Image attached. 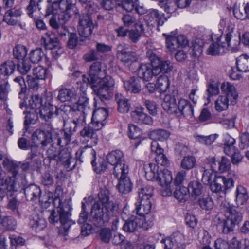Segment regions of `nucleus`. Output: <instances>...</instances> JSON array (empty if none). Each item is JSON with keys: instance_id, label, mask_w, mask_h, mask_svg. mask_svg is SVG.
Here are the masks:
<instances>
[{"instance_id": "14", "label": "nucleus", "mask_w": 249, "mask_h": 249, "mask_svg": "<svg viewBox=\"0 0 249 249\" xmlns=\"http://www.w3.org/2000/svg\"><path fill=\"white\" fill-rule=\"evenodd\" d=\"M108 163L113 166V176L118 177L119 173L124 170V167L129 169L128 165L125 163L124 155L120 150H115L109 153L107 156Z\"/></svg>"}, {"instance_id": "41", "label": "nucleus", "mask_w": 249, "mask_h": 249, "mask_svg": "<svg viewBox=\"0 0 249 249\" xmlns=\"http://www.w3.org/2000/svg\"><path fill=\"white\" fill-rule=\"evenodd\" d=\"M29 226L35 231L38 232L43 231L47 226L46 220L39 217L38 215H35L30 218Z\"/></svg>"}, {"instance_id": "18", "label": "nucleus", "mask_w": 249, "mask_h": 249, "mask_svg": "<svg viewBox=\"0 0 249 249\" xmlns=\"http://www.w3.org/2000/svg\"><path fill=\"white\" fill-rule=\"evenodd\" d=\"M40 153L36 148H32L31 150L26 156V160H30L23 163L20 168L22 171L30 172L39 170L41 167V160L40 158Z\"/></svg>"}, {"instance_id": "10", "label": "nucleus", "mask_w": 249, "mask_h": 249, "mask_svg": "<svg viewBox=\"0 0 249 249\" xmlns=\"http://www.w3.org/2000/svg\"><path fill=\"white\" fill-rule=\"evenodd\" d=\"M153 195V188L146 186L139 190V200L135 203V210L140 215H144L150 213L152 203L150 198Z\"/></svg>"}, {"instance_id": "31", "label": "nucleus", "mask_w": 249, "mask_h": 249, "mask_svg": "<svg viewBox=\"0 0 249 249\" xmlns=\"http://www.w3.org/2000/svg\"><path fill=\"white\" fill-rule=\"evenodd\" d=\"M178 114L177 116L183 117L190 116L193 114V107L190 102L186 99H180L177 105Z\"/></svg>"}, {"instance_id": "63", "label": "nucleus", "mask_w": 249, "mask_h": 249, "mask_svg": "<svg viewBox=\"0 0 249 249\" xmlns=\"http://www.w3.org/2000/svg\"><path fill=\"white\" fill-rule=\"evenodd\" d=\"M90 153L92 157L91 163L93 170L97 174H101L102 171L105 170V167L101 166L98 167L97 166V163L96 162V152L94 149L91 148Z\"/></svg>"}, {"instance_id": "29", "label": "nucleus", "mask_w": 249, "mask_h": 249, "mask_svg": "<svg viewBox=\"0 0 249 249\" xmlns=\"http://www.w3.org/2000/svg\"><path fill=\"white\" fill-rule=\"evenodd\" d=\"M117 55V58L125 64L129 65L137 60L136 53L122 45L118 47Z\"/></svg>"}, {"instance_id": "35", "label": "nucleus", "mask_w": 249, "mask_h": 249, "mask_svg": "<svg viewBox=\"0 0 249 249\" xmlns=\"http://www.w3.org/2000/svg\"><path fill=\"white\" fill-rule=\"evenodd\" d=\"M108 111L104 107H99L95 109L92 113L91 123L92 125L100 126V129L102 127V122L105 120L108 116Z\"/></svg>"}, {"instance_id": "27", "label": "nucleus", "mask_w": 249, "mask_h": 249, "mask_svg": "<svg viewBox=\"0 0 249 249\" xmlns=\"http://www.w3.org/2000/svg\"><path fill=\"white\" fill-rule=\"evenodd\" d=\"M105 70L102 71V63L98 61L95 62L91 65L89 74L84 75L85 80L89 81V78L91 82L97 83L102 79L101 76L105 74Z\"/></svg>"}, {"instance_id": "30", "label": "nucleus", "mask_w": 249, "mask_h": 249, "mask_svg": "<svg viewBox=\"0 0 249 249\" xmlns=\"http://www.w3.org/2000/svg\"><path fill=\"white\" fill-rule=\"evenodd\" d=\"M231 26H228V29L226 31V34L225 36V45H227V47L229 50H231L232 52H235L239 50V46L241 43V40H240V35L238 37H235L234 39H232L234 28Z\"/></svg>"}, {"instance_id": "50", "label": "nucleus", "mask_w": 249, "mask_h": 249, "mask_svg": "<svg viewBox=\"0 0 249 249\" xmlns=\"http://www.w3.org/2000/svg\"><path fill=\"white\" fill-rule=\"evenodd\" d=\"M16 64L12 60H8L0 66V74L3 76H9L15 71Z\"/></svg>"}, {"instance_id": "37", "label": "nucleus", "mask_w": 249, "mask_h": 249, "mask_svg": "<svg viewBox=\"0 0 249 249\" xmlns=\"http://www.w3.org/2000/svg\"><path fill=\"white\" fill-rule=\"evenodd\" d=\"M76 93L73 89H69L63 86L59 88L57 99L61 102L72 101L76 99Z\"/></svg>"}, {"instance_id": "19", "label": "nucleus", "mask_w": 249, "mask_h": 249, "mask_svg": "<svg viewBox=\"0 0 249 249\" xmlns=\"http://www.w3.org/2000/svg\"><path fill=\"white\" fill-rule=\"evenodd\" d=\"M177 33V31H174L171 32L170 35L163 34V36L166 37V46L171 52L188 44V40L185 36L179 35L176 36Z\"/></svg>"}, {"instance_id": "23", "label": "nucleus", "mask_w": 249, "mask_h": 249, "mask_svg": "<svg viewBox=\"0 0 249 249\" xmlns=\"http://www.w3.org/2000/svg\"><path fill=\"white\" fill-rule=\"evenodd\" d=\"M25 198L27 201L39 200L40 203H47L50 199H46L41 196V190L38 186L34 184L27 186L24 188Z\"/></svg>"}, {"instance_id": "1", "label": "nucleus", "mask_w": 249, "mask_h": 249, "mask_svg": "<svg viewBox=\"0 0 249 249\" xmlns=\"http://www.w3.org/2000/svg\"><path fill=\"white\" fill-rule=\"evenodd\" d=\"M63 190L61 185L56 186L54 194L55 198L53 201V205L56 207V211L53 209L49 216V221L51 224H54L60 222V226L58 227V233L64 236H67L71 226L75 223L71 218L72 207L70 202L65 199L62 201L60 196L63 194Z\"/></svg>"}, {"instance_id": "24", "label": "nucleus", "mask_w": 249, "mask_h": 249, "mask_svg": "<svg viewBox=\"0 0 249 249\" xmlns=\"http://www.w3.org/2000/svg\"><path fill=\"white\" fill-rule=\"evenodd\" d=\"M156 71L157 70H155L151 62L150 63H142L137 69V75L144 81H150L153 77L157 76Z\"/></svg>"}, {"instance_id": "32", "label": "nucleus", "mask_w": 249, "mask_h": 249, "mask_svg": "<svg viewBox=\"0 0 249 249\" xmlns=\"http://www.w3.org/2000/svg\"><path fill=\"white\" fill-rule=\"evenodd\" d=\"M122 81L127 93L136 94L141 92V85L137 78L131 77L127 80L122 78Z\"/></svg>"}, {"instance_id": "5", "label": "nucleus", "mask_w": 249, "mask_h": 249, "mask_svg": "<svg viewBox=\"0 0 249 249\" xmlns=\"http://www.w3.org/2000/svg\"><path fill=\"white\" fill-rule=\"evenodd\" d=\"M220 210L226 218L222 219L219 214L215 217V219L222 226L223 232L229 233L233 231L236 225H238L241 222L243 219L242 213L234 209L233 205L226 200L221 202Z\"/></svg>"}, {"instance_id": "42", "label": "nucleus", "mask_w": 249, "mask_h": 249, "mask_svg": "<svg viewBox=\"0 0 249 249\" xmlns=\"http://www.w3.org/2000/svg\"><path fill=\"white\" fill-rule=\"evenodd\" d=\"M115 99L118 104V110L122 113H127L130 109L129 100L121 94H116Z\"/></svg>"}, {"instance_id": "12", "label": "nucleus", "mask_w": 249, "mask_h": 249, "mask_svg": "<svg viewBox=\"0 0 249 249\" xmlns=\"http://www.w3.org/2000/svg\"><path fill=\"white\" fill-rule=\"evenodd\" d=\"M235 178V174L232 171L228 173L226 176H215L210 185V189L213 192H223L226 194L227 191L234 187Z\"/></svg>"}, {"instance_id": "21", "label": "nucleus", "mask_w": 249, "mask_h": 249, "mask_svg": "<svg viewBox=\"0 0 249 249\" xmlns=\"http://www.w3.org/2000/svg\"><path fill=\"white\" fill-rule=\"evenodd\" d=\"M41 42L46 49L51 50L52 53L54 55H59L62 49L59 47L58 38L54 33L46 32L42 37Z\"/></svg>"}, {"instance_id": "34", "label": "nucleus", "mask_w": 249, "mask_h": 249, "mask_svg": "<svg viewBox=\"0 0 249 249\" xmlns=\"http://www.w3.org/2000/svg\"><path fill=\"white\" fill-rule=\"evenodd\" d=\"M128 136L129 138L136 140L134 143L135 148L141 144L142 141L146 137L143 136L142 130L137 126L132 124L128 125Z\"/></svg>"}, {"instance_id": "54", "label": "nucleus", "mask_w": 249, "mask_h": 249, "mask_svg": "<svg viewBox=\"0 0 249 249\" xmlns=\"http://www.w3.org/2000/svg\"><path fill=\"white\" fill-rule=\"evenodd\" d=\"M188 195V188L183 185H179L178 187H176L173 192L174 196L180 202L185 201Z\"/></svg>"}, {"instance_id": "47", "label": "nucleus", "mask_w": 249, "mask_h": 249, "mask_svg": "<svg viewBox=\"0 0 249 249\" xmlns=\"http://www.w3.org/2000/svg\"><path fill=\"white\" fill-rule=\"evenodd\" d=\"M52 15L49 21L50 26L53 29H59L60 26L64 25L69 20H65L61 15L57 13H51Z\"/></svg>"}, {"instance_id": "20", "label": "nucleus", "mask_w": 249, "mask_h": 249, "mask_svg": "<svg viewBox=\"0 0 249 249\" xmlns=\"http://www.w3.org/2000/svg\"><path fill=\"white\" fill-rule=\"evenodd\" d=\"M124 170L119 173L118 177L114 176L119 179L117 188L120 193L122 194H128L130 192L133 188V183L128 176L129 169L126 167H124Z\"/></svg>"}, {"instance_id": "33", "label": "nucleus", "mask_w": 249, "mask_h": 249, "mask_svg": "<svg viewBox=\"0 0 249 249\" xmlns=\"http://www.w3.org/2000/svg\"><path fill=\"white\" fill-rule=\"evenodd\" d=\"M209 164L213 171L217 172L216 166H218V171L221 173L224 172L228 170L231 164L229 160L224 157H222L220 161L215 160L214 157H210L209 159Z\"/></svg>"}, {"instance_id": "4", "label": "nucleus", "mask_w": 249, "mask_h": 249, "mask_svg": "<svg viewBox=\"0 0 249 249\" xmlns=\"http://www.w3.org/2000/svg\"><path fill=\"white\" fill-rule=\"evenodd\" d=\"M61 136L55 131L50 124H45L41 129H37L32 135L33 142L37 145L45 147L53 142L61 147L69 145L71 141L70 135L61 132Z\"/></svg>"}, {"instance_id": "56", "label": "nucleus", "mask_w": 249, "mask_h": 249, "mask_svg": "<svg viewBox=\"0 0 249 249\" xmlns=\"http://www.w3.org/2000/svg\"><path fill=\"white\" fill-rule=\"evenodd\" d=\"M1 230H14L17 226L16 220L11 216L2 218Z\"/></svg>"}, {"instance_id": "59", "label": "nucleus", "mask_w": 249, "mask_h": 249, "mask_svg": "<svg viewBox=\"0 0 249 249\" xmlns=\"http://www.w3.org/2000/svg\"><path fill=\"white\" fill-rule=\"evenodd\" d=\"M196 162V160L193 156H188L184 157L181 163V166L183 169L190 170L193 168Z\"/></svg>"}, {"instance_id": "48", "label": "nucleus", "mask_w": 249, "mask_h": 249, "mask_svg": "<svg viewBox=\"0 0 249 249\" xmlns=\"http://www.w3.org/2000/svg\"><path fill=\"white\" fill-rule=\"evenodd\" d=\"M198 204L202 211L209 213L213 208V202L209 196H203L198 199Z\"/></svg>"}, {"instance_id": "46", "label": "nucleus", "mask_w": 249, "mask_h": 249, "mask_svg": "<svg viewBox=\"0 0 249 249\" xmlns=\"http://www.w3.org/2000/svg\"><path fill=\"white\" fill-rule=\"evenodd\" d=\"M29 59L33 63H38L43 59L46 62L49 61V58L45 55V53L41 48H37L32 50L29 53Z\"/></svg>"}, {"instance_id": "58", "label": "nucleus", "mask_w": 249, "mask_h": 249, "mask_svg": "<svg viewBox=\"0 0 249 249\" xmlns=\"http://www.w3.org/2000/svg\"><path fill=\"white\" fill-rule=\"evenodd\" d=\"M33 74L36 79L44 80L47 77L48 71L45 68L38 66L33 69Z\"/></svg>"}, {"instance_id": "7", "label": "nucleus", "mask_w": 249, "mask_h": 249, "mask_svg": "<svg viewBox=\"0 0 249 249\" xmlns=\"http://www.w3.org/2000/svg\"><path fill=\"white\" fill-rule=\"evenodd\" d=\"M221 90L225 95L219 96L215 102V109L219 112L227 109L229 104L234 105L238 98L234 86L229 82H224L221 85Z\"/></svg>"}, {"instance_id": "52", "label": "nucleus", "mask_w": 249, "mask_h": 249, "mask_svg": "<svg viewBox=\"0 0 249 249\" xmlns=\"http://www.w3.org/2000/svg\"><path fill=\"white\" fill-rule=\"evenodd\" d=\"M170 85L169 79L166 75H160L156 82L157 91L160 93H163L167 91Z\"/></svg>"}, {"instance_id": "9", "label": "nucleus", "mask_w": 249, "mask_h": 249, "mask_svg": "<svg viewBox=\"0 0 249 249\" xmlns=\"http://www.w3.org/2000/svg\"><path fill=\"white\" fill-rule=\"evenodd\" d=\"M47 1L49 4L46 9V17L55 13L61 15L65 20H69L73 6L72 0H48Z\"/></svg>"}, {"instance_id": "55", "label": "nucleus", "mask_w": 249, "mask_h": 249, "mask_svg": "<svg viewBox=\"0 0 249 249\" xmlns=\"http://www.w3.org/2000/svg\"><path fill=\"white\" fill-rule=\"evenodd\" d=\"M89 26L96 28L97 24L96 21L93 22L91 16L89 14H83L82 17H80L78 27H88Z\"/></svg>"}, {"instance_id": "3", "label": "nucleus", "mask_w": 249, "mask_h": 249, "mask_svg": "<svg viewBox=\"0 0 249 249\" xmlns=\"http://www.w3.org/2000/svg\"><path fill=\"white\" fill-rule=\"evenodd\" d=\"M89 81L84 79V75L82 76L83 82H77V88L82 92L81 96H86V90L88 85H91L93 90L96 93V97L94 98V106L97 107V102H104L109 100L112 96V90L113 89L114 82L112 77L109 75L105 76L103 79L97 83H92L90 79L88 78Z\"/></svg>"}, {"instance_id": "44", "label": "nucleus", "mask_w": 249, "mask_h": 249, "mask_svg": "<svg viewBox=\"0 0 249 249\" xmlns=\"http://www.w3.org/2000/svg\"><path fill=\"white\" fill-rule=\"evenodd\" d=\"M236 64L239 71L243 72L249 71V56L248 55L245 54L238 57L236 58Z\"/></svg>"}, {"instance_id": "28", "label": "nucleus", "mask_w": 249, "mask_h": 249, "mask_svg": "<svg viewBox=\"0 0 249 249\" xmlns=\"http://www.w3.org/2000/svg\"><path fill=\"white\" fill-rule=\"evenodd\" d=\"M69 108L70 111L72 112H83L88 113L90 110L89 100L87 96H81L77 102L71 106H65L63 109Z\"/></svg>"}, {"instance_id": "6", "label": "nucleus", "mask_w": 249, "mask_h": 249, "mask_svg": "<svg viewBox=\"0 0 249 249\" xmlns=\"http://www.w3.org/2000/svg\"><path fill=\"white\" fill-rule=\"evenodd\" d=\"M44 101V98L42 99L39 95H33L28 100V104L25 101L21 102L20 103V108L21 109L25 108L24 111V114H27L26 118L29 119V122H28L27 119L24 121V133L27 131L28 129V125L29 123L34 124L38 119V110L41 107V105Z\"/></svg>"}, {"instance_id": "38", "label": "nucleus", "mask_w": 249, "mask_h": 249, "mask_svg": "<svg viewBox=\"0 0 249 249\" xmlns=\"http://www.w3.org/2000/svg\"><path fill=\"white\" fill-rule=\"evenodd\" d=\"M204 45V41L199 38L193 39L190 43L188 42L187 45L190 47L189 53L191 56L195 58L199 57L202 53Z\"/></svg>"}, {"instance_id": "43", "label": "nucleus", "mask_w": 249, "mask_h": 249, "mask_svg": "<svg viewBox=\"0 0 249 249\" xmlns=\"http://www.w3.org/2000/svg\"><path fill=\"white\" fill-rule=\"evenodd\" d=\"M172 246L179 249H185L186 244L183 234L178 231L174 232L170 236Z\"/></svg>"}, {"instance_id": "53", "label": "nucleus", "mask_w": 249, "mask_h": 249, "mask_svg": "<svg viewBox=\"0 0 249 249\" xmlns=\"http://www.w3.org/2000/svg\"><path fill=\"white\" fill-rule=\"evenodd\" d=\"M27 52V48L25 46L20 44L15 46L13 49L14 57L18 61L25 59Z\"/></svg>"}, {"instance_id": "15", "label": "nucleus", "mask_w": 249, "mask_h": 249, "mask_svg": "<svg viewBox=\"0 0 249 249\" xmlns=\"http://www.w3.org/2000/svg\"><path fill=\"white\" fill-rule=\"evenodd\" d=\"M146 57L151 62L155 70H157V75L160 73H166L170 72L173 66L169 60H162V58L157 55L153 50L149 49L146 52Z\"/></svg>"}, {"instance_id": "45", "label": "nucleus", "mask_w": 249, "mask_h": 249, "mask_svg": "<svg viewBox=\"0 0 249 249\" xmlns=\"http://www.w3.org/2000/svg\"><path fill=\"white\" fill-rule=\"evenodd\" d=\"M221 38H217L216 42H213L207 49V54L211 55H218L221 52V50L226 47L225 42H221Z\"/></svg>"}, {"instance_id": "60", "label": "nucleus", "mask_w": 249, "mask_h": 249, "mask_svg": "<svg viewBox=\"0 0 249 249\" xmlns=\"http://www.w3.org/2000/svg\"><path fill=\"white\" fill-rule=\"evenodd\" d=\"M31 68V64L27 59L18 61L17 64V70L22 74H27L30 71Z\"/></svg>"}, {"instance_id": "57", "label": "nucleus", "mask_w": 249, "mask_h": 249, "mask_svg": "<svg viewBox=\"0 0 249 249\" xmlns=\"http://www.w3.org/2000/svg\"><path fill=\"white\" fill-rule=\"evenodd\" d=\"M73 119L71 121L72 124L75 125L78 128L85 126L86 124V115L87 113L82 112H73Z\"/></svg>"}, {"instance_id": "39", "label": "nucleus", "mask_w": 249, "mask_h": 249, "mask_svg": "<svg viewBox=\"0 0 249 249\" xmlns=\"http://www.w3.org/2000/svg\"><path fill=\"white\" fill-rule=\"evenodd\" d=\"M132 120L137 123L151 125L153 120L150 116L142 111L135 110L131 113Z\"/></svg>"}, {"instance_id": "62", "label": "nucleus", "mask_w": 249, "mask_h": 249, "mask_svg": "<svg viewBox=\"0 0 249 249\" xmlns=\"http://www.w3.org/2000/svg\"><path fill=\"white\" fill-rule=\"evenodd\" d=\"M41 182L43 185L49 187L54 183L53 177L49 173H45L41 176Z\"/></svg>"}, {"instance_id": "2", "label": "nucleus", "mask_w": 249, "mask_h": 249, "mask_svg": "<svg viewBox=\"0 0 249 249\" xmlns=\"http://www.w3.org/2000/svg\"><path fill=\"white\" fill-rule=\"evenodd\" d=\"M116 207L114 203L109 200L107 192H101L98 200L92 206L89 220L97 227L106 226L115 214Z\"/></svg>"}, {"instance_id": "16", "label": "nucleus", "mask_w": 249, "mask_h": 249, "mask_svg": "<svg viewBox=\"0 0 249 249\" xmlns=\"http://www.w3.org/2000/svg\"><path fill=\"white\" fill-rule=\"evenodd\" d=\"M53 96L51 92H46L44 96V101L38 110L41 119L48 121L52 118L54 115H57L58 108L53 104Z\"/></svg>"}, {"instance_id": "22", "label": "nucleus", "mask_w": 249, "mask_h": 249, "mask_svg": "<svg viewBox=\"0 0 249 249\" xmlns=\"http://www.w3.org/2000/svg\"><path fill=\"white\" fill-rule=\"evenodd\" d=\"M22 14V11L20 8L14 7L10 8L4 14L3 21L6 22L8 25H18L21 29H23L25 26V24H22L20 23Z\"/></svg>"}, {"instance_id": "64", "label": "nucleus", "mask_w": 249, "mask_h": 249, "mask_svg": "<svg viewBox=\"0 0 249 249\" xmlns=\"http://www.w3.org/2000/svg\"><path fill=\"white\" fill-rule=\"evenodd\" d=\"M152 133L156 136V139L160 141L166 140L170 135V132L165 129L155 130Z\"/></svg>"}, {"instance_id": "25", "label": "nucleus", "mask_w": 249, "mask_h": 249, "mask_svg": "<svg viewBox=\"0 0 249 249\" xmlns=\"http://www.w3.org/2000/svg\"><path fill=\"white\" fill-rule=\"evenodd\" d=\"M100 129V126L92 125L91 122L88 125L84 126L83 128L80 132L81 140L83 143H88L89 140H91L96 144L97 135L96 131Z\"/></svg>"}, {"instance_id": "40", "label": "nucleus", "mask_w": 249, "mask_h": 249, "mask_svg": "<svg viewBox=\"0 0 249 249\" xmlns=\"http://www.w3.org/2000/svg\"><path fill=\"white\" fill-rule=\"evenodd\" d=\"M162 106L164 110L169 114H178L175 98L170 95H165L162 103Z\"/></svg>"}, {"instance_id": "61", "label": "nucleus", "mask_w": 249, "mask_h": 249, "mask_svg": "<svg viewBox=\"0 0 249 249\" xmlns=\"http://www.w3.org/2000/svg\"><path fill=\"white\" fill-rule=\"evenodd\" d=\"M144 105L150 115L156 116L157 114L158 105L154 101L145 99Z\"/></svg>"}, {"instance_id": "11", "label": "nucleus", "mask_w": 249, "mask_h": 249, "mask_svg": "<svg viewBox=\"0 0 249 249\" xmlns=\"http://www.w3.org/2000/svg\"><path fill=\"white\" fill-rule=\"evenodd\" d=\"M149 171H145V177L148 181H156L160 185L172 182L173 177L171 171L166 168L159 171L155 164H149Z\"/></svg>"}, {"instance_id": "17", "label": "nucleus", "mask_w": 249, "mask_h": 249, "mask_svg": "<svg viewBox=\"0 0 249 249\" xmlns=\"http://www.w3.org/2000/svg\"><path fill=\"white\" fill-rule=\"evenodd\" d=\"M47 153L50 160H55L57 162L61 163L67 171H71L75 167V163L72 167L71 166L72 160H75L72 158L71 154L66 148L61 150L58 154L53 152V149L49 148L47 151Z\"/></svg>"}, {"instance_id": "8", "label": "nucleus", "mask_w": 249, "mask_h": 249, "mask_svg": "<svg viewBox=\"0 0 249 249\" xmlns=\"http://www.w3.org/2000/svg\"><path fill=\"white\" fill-rule=\"evenodd\" d=\"M137 215H131L129 218L125 220V223L123 227V230L126 232H134L139 228L148 230L153 225L154 217L151 213L144 215H140L136 212Z\"/></svg>"}, {"instance_id": "13", "label": "nucleus", "mask_w": 249, "mask_h": 249, "mask_svg": "<svg viewBox=\"0 0 249 249\" xmlns=\"http://www.w3.org/2000/svg\"><path fill=\"white\" fill-rule=\"evenodd\" d=\"M10 171L11 176L6 178L4 184H0V201H2L6 195L10 197L14 196L18 190L16 178L18 174V167L13 165Z\"/></svg>"}, {"instance_id": "36", "label": "nucleus", "mask_w": 249, "mask_h": 249, "mask_svg": "<svg viewBox=\"0 0 249 249\" xmlns=\"http://www.w3.org/2000/svg\"><path fill=\"white\" fill-rule=\"evenodd\" d=\"M146 14L144 16V19L147 22V25L150 24L152 25L156 22L160 24L164 16L162 13L154 9H146V11L144 14Z\"/></svg>"}, {"instance_id": "51", "label": "nucleus", "mask_w": 249, "mask_h": 249, "mask_svg": "<svg viewBox=\"0 0 249 249\" xmlns=\"http://www.w3.org/2000/svg\"><path fill=\"white\" fill-rule=\"evenodd\" d=\"M248 195L247 190L243 186L239 185L236 190V201L238 205L244 204L247 201Z\"/></svg>"}, {"instance_id": "49", "label": "nucleus", "mask_w": 249, "mask_h": 249, "mask_svg": "<svg viewBox=\"0 0 249 249\" xmlns=\"http://www.w3.org/2000/svg\"><path fill=\"white\" fill-rule=\"evenodd\" d=\"M189 194H190L192 197H196L199 196L202 193L203 186L198 181H191L188 186Z\"/></svg>"}, {"instance_id": "26", "label": "nucleus", "mask_w": 249, "mask_h": 249, "mask_svg": "<svg viewBox=\"0 0 249 249\" xmlns=\"http://www.w3.org/2000/svg\"><path fill=\"white\" fill-rule=\"evenodd\" d=\"M151 149L156 154L155 161L157 164L163 166H168L170 161L167 156L164 154V149L161 147L156 141H153L151 143Z\"/></svg>"}]
</instances>
